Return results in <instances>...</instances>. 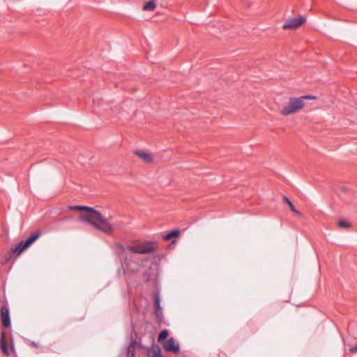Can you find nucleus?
<instances>
[{"mask_svg":"<svg viewBox=\"0 0 357 357\" xmlns=\"http://www.w3.org/2000/svg\"><path fill=\"white\" fill-rule=\"evenodd\" d=\"M0 317L2 326L5 328L10 327L9 305L5 295L0 298Z\"/></svg>","mask_w":357,"mask_h":357,"instance_id":"f03ea898","label":"nucleus"},{"mask_svg":"<svg viewBox=\"0 0 357 357\" xmlns=\"http://www.w3.org/2000/svg\"><path fill=\"white\" fill-rule=\"evenodd\" d=\"M135 154L140 158L143 159L146 162H152L153 159L151 153H145L139 150L135 151Z\"/></svg>","mask_w":357,"mask_h":357,"instance_id":"f8f14e48","label":"nucleus"},{"mask_svg":"<svg viewBox=\"0 0 357 357\" xmlns=\"http://www.w3.org/2000/svg\"><path fill=\"white\" fill-rule=\"evenodd\" d=\"M28 248L29 247L26 245L24 241L22 240L15 248H12L6 254L7 260H9L14 254H17V255L19 256Z\"/></svg>","mask_w":357,"mask_h":357,"instance_id":"6e6552de","label":"nucleus"},{"mask_svg":"<svg viewBox=\"0 0 357 357\" xmlns=\"http://www.w3.org/2000/svg\"><path fill=\"white\" fill-rule=\"evenodd\" d=\"M11 344L10 347L9 348L8 347V344L6 341V332L1 331V337H0V348L1 351L7 356H9L10 354L13 351H15L14 344L13 342V337H11Z\"/></svg>","mask_w":357,"mask_h":357,"instance_id":"39448f33","label":"nucleus"},{"mask_svg":"<svg viewBox=\"0 0 357 357\" xmlns=\"http://www.w3.org/2000/svg\"><path fill=\"white\" fill-rule=\"evenodd\" d=\"M156 244L154 241H146L139 245L140 254H149L154 251L153 245Z\"/></svg>","mask_w":357,"mask_h":357,"instance_id":"1a4fd4ad","label":"nucleus"},{"mask_svg":"<svg viewBox=\"0 0 357 357\" xmlns=\"http://www.w3.org/2000/svg\"><path fill=\"white\" fill-rule=\"evenodd\" d=\"M339 6L349 10L357 11V7L352 5L350 1H340Z\"/></svg>","mask_w":357,"mask_h":357,"instance_id":"f3484780","label":"nucleus"},{"mask_svg":"<svg viewBox=\"0 0 357 357\" xmlns=\"http://www.w3.org/2000/svg\"><path fill=\"white\" fill-rule=\"evenodd\" d=\"M135 344H137V339L130 342L129 345L126 348V356L135 357L136 356V347Z\"/></svg>","mask_w":357,"mask_h":357,"instance_id":"9b49d317","label":"nucleus"},{"mask_svg":"<svg viewBox=\"0 0 357 357\" xmlns=\"http://www.w3.org/2000/svg\"><path fill=\"white\" fill-rule=\"evenodd\" d=\"M154 315H155V320H156L157 323L159 325H161V324L163 321V319H164L162 310H155Z\"/></svg>","mask_w":357,"mask_h":357,"instance_id":"412c9836","label":"nucleus"},{"mask_svg":"<svg viewBox=\"0 0 357 357\" xmlns=\"http://www.w3.org/2000/svg\"><path fill=\"white\" fill-rule=\"evenodd\" d=\"M128 250H130V252H132V253L140 254L139 246L137 247V246L130 245L128 247Z\"/></svg>","mask_w":357,"mask_h":357,"instance_id":"5701e85b","label":"nucleus"},{"mask_svg":"<svg viewBox=\"0 0 357 357\" xmlns=\"http://www.w3.org/2000/svg\"><path fill=\"white\" fill-rule=\"evenodd\" d=\"M157 5L155 1H146L143 6L142 10L144 11H152L156 8Z\"/></svg>","mask_w":357,"mask_h":357,"instance_id":"aec40b11","label":"nucleus"},{"mask_svg":"<svg viewBox=\"0 0 357 357\" xmlns=\"http://www.w3.org/2000/svg\"><path fill=\"white\" fill-rule=\"evenodd\" d=\"M283 199L287 203V204H288V206H289L290 210L292 212H294V213H296L297 215H301V213L296 209V208H295L294 204L292 203V202L287 196H284L283 197Z\"/></svg>","mask_w":357,"mask_h":357,"instance_id":"a211bd4d","label":"nucleus"},{"mask_svg":"<svg viewBox=\"0 0 357 357\" xmlns=\"http://www.w3.org/2000/svg\"><path fill=\"white\" fill-rule=\"evenodd\" d=\"M306 20L304 15H300L298 17H290L286 20L282 26L284 29H296L303 24Z\"/></svg>","mask_w":357,"mask_h":357,"instance_id":"20e7f679","label":"nucleus"},{"mask_svg":"<svg viewBox=\"0 0 357 357\" xmlns=\"http://www.w3.org/2000/svg\"><path fill=\"white\" fill-rule=\"evenodd\" d=\"M153 298H154V306L155 310H162V306L160 305V291L156 289L153 292Z\"/></svg>","mask_w":357,"mask_h":357,"instance_id":"4468645a","label":"nucleus"},{"mask_svg":"<svg viewBox=\"0 0 357 357\" xmlns=\"http://www.w3.org/2000/svg\"><path fill=\"white\" fill-rule=\"evenodd\" d=\"M31 344L34 347H36V348H38V347H40V345H39V344H38V343H37V342H33V341H32V342H31Z\"/></svg>","mask_w":357,"mask_h":357,"instance_id":"a878e982","label":"nucleus"},{"mask_svg":"<svg viewBox=\"0 0 357 357\" xmlns=\"http://www.w3.org/2000/svg\"><path fill=\"white\" fill-rule=\"evenodd\" d=\"M28 248L29 247L26 245L24 241L22 240L15 248H12L6 254L7 260H9L14 254H17V255L19 256Z\"/></svg>","mask_w":357,"mask_h":357,"instance_id":"0eeeda50","label":"nucleus"},{"mask_svg":"<svg viewBox=\"0 0 357 357\" xmlns=\"http://www.w3.org/2000/svg\"><path fill=\"white\" fill-rule=\"evenodd\" d=\"M349 351L353 353V354H355V353H357V345L356 346H354V347H351L350 349H349Z\"/></svg>","mask_w":357,"mask_h":357,"instance_id":"393cba45","label":"nucleus"},{"mask_svg":"<svg viewBox=\"0 0 357 357\" xmlns=\"http://www.w3.org/2000/svg\"><path fill=\"white\" fill-rule=\"evenodd\" d=\"M169 335V331L167 329H163L162 330L158 336V342H160L162 344H164L166 340H167V337Z\"/></svg>","mask_w":357,"mask_h":357,"instance_id":"2eb2a0df","label":"nucleus"},{"mask_svg":"<svg viewBox=\"0 0 357 357\" xmlns=\"http://www.w3.org/2000/svg\"><path fill=\"white\" fill-rule=\"evenodd\" d=\"M118 246L122 251L125 250V247L122 244H119Z\"/></svg>","mask_w":357,"mask_h":357,"instance_id":"bb28decb","label":"nucleus"},{"mask_svg":"<svg viewBox=\"0 0 357 357\" xmlns=\"http://www.w3.org/2000/svg\"><path fill=\"white\" fill-rule=\"evenodd\" d=\"M68 208L73 211L86 212L87 214H82L79 216V221L89 223L97 230L107 235L113 234L114 225L99 211L93 207L82 205H72L69 206Z\"/></svg>","mask_w":357,"mask_h":357,"instance_id":"f257e3e1","label":"nucleus"},{"mask_svg":"<svg viewBox=\"0 0 357 357\" xmlns=\"http://www.w3.org/2000/svg\"><path fill=\"white\" fill-rule=\"evenodd\" d=\"M150 357H163L160 346L153 342V350L151 351Z\"/></svg>","mask_w":357,"mask_h":357,"instance_id":"dca6fc26","label":"nucleus"},{"mask_svg":"<svg viewBox=\"0 0 357 357\" xmlns=\"http://www.w3.org/2000/svg\"><path fill=\"white\" fill-rule=\"evenodd\" d=\"M163 349L173 354H178L180 352L179 343L176 342L174 337H170L162 344Z\"/></svg>","mask_w":357,"mask_h":357,"instance_id":"423d86ee","label":"nucleus"},{"mask_svg":"<svg viewBox=\"0 0 357 357\" xmlns=\"http://www.w3.org/2000/svg\"><path fill=\"white\" fill-rule=\"evenodd\" d=\"M135 347L146 351L147 356H151V351L153 350V342L152 343L151 347H149L143 345L140 342H138L137 341V344H135Z\"/></svg>","mask_w":357,"mask_h":357,"instance_id":"6ab92c4d","label":"nucleus"},{"mask_svg":"<svg viewBox=\"0 0 357 357\" xmlns=\"http://www.w3.org/2000/svg\"><path fill=\"white\" fill-rule=\"evenodd\" d=\"M337 225L343 229H348L351 227V223L344 220H340L338 221Z\"/></svg>","mask_w":357,"mask_h":357,"instance_id":"4be33fe9","label":"nucleus"},{"mask_svg":"<svg viewBox=\"0 0 357 357\" xmlns=\"http://www.w3.org/2000/svg\"><path fill=\"white\" fill-rule=\"evenodd\" d=\"M42 234L40 231H37L24 240L28 247L31 245Z\"/></svg>","mask_w":357,"mask_h":357,"instance_id":"ddd939ff","label":"nucleus"},{"mask_svg":"<svg viewBox=\"0 0 357 357\" xmlns=\"http://www.w3.org/2000/svg\"><path fill=\"white\" fill-rule=\"evenodd\" d=\"M299 98L302 100V101H303V100H305V99H308V100L316 99V97L312 95H306V96H301Z\"/></svg>","mask_w":357,"mask_h":357,"instance_id":"b1692460","label":"nucleus"},{"mask_svg":"<svg viewBox=\"0 0 357 357\" xmlns=\"http://www.w3.org/2000/svg\"><path fill=\"white\" fill-rule=\"evenodd\" d=\"M180 234H181V231H180L179 229L176 228V229L169 231L166 234L163 235L162 239L164 241H169V240L172 239L171 243L174 244L176 242V238H178L180 236Z\"/></svg>","mask_w":357,"mask_h":357,"instance_id":"9d476101","label":"nucleus"},{"mask_svg":"<svg viewBox=\"0 0 357 357\" xmlns=\"http://www.w3.org/2000/svg\"><path fill=\"white\" fill-rule=\"evenodd\" d=\"M304 102L300 98H291L289 99V105L284 107L280 113L283 116L289 115L291 113L297 112L298 109L303 108Z\"/></svg>","mask_w":357,"mask_h":357,"instance_id":"7ed1b4c3","label":"nucleus"}]
</instances>
